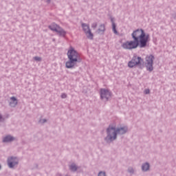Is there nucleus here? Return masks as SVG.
<instances>
[{"label": "nucleus", "mask_w": 176, "mask_h": 176, "mask_svg": "<svg viewBox=\"0 0 176 176\" xmlns=\"http://www.w3.org/2000/svg\"><path fill=\"white\" fill-rule=\"evenodd\" d=\"M69 60L66 62V68H74L76 65V63L80 60V55L74 47H70L67 53Z\"/></svg>", "instance_id": "obj_1"}, {"label": "nucleus", "mask_w": 176, "mask_h": 176, "mask_svg": "<svg viewBox=\"0 0 176 176\" xmlns=\"http://www.w3.org/2000/svg\"><path fill=\"white\" fill-rule=\"evenodd\" d=\"M132 36L138 43H140V47H145L146 43L149 42V34H146L142 29H138L133 32Z\"/></svg>", "instance_id": "obj_2"}, {"label": "nucleus", "mask_w": 176, "mask_h": 176, "mask_svg": "<svg viewBox=\"0 0 176 176\" xmlns=\"http://www.w3.org/2000/svg\"><path fill=\"white\" fill-rule=\"evenodd\" d=\"M126 131L127 128L126 126L116 129L115 125H110L107 129V138L109 141H113L116 140V135H118V134H124Z\"/></svg>", "instance_id": "obj_3"}, {"label": "nucleus", "mask_w": 176, "mask_h": 176, "mask_svg": "<svg viewBox=\"0 0 176 176\" xmlns=\"http://www.w3.org/2000/svg\"><path fill=\"white\" fill-rule=\"evenodd\" d=\"M49 28H50V30H51V31L57 32V34H58V35H60V36H64L67 34V32H65V31H64V30L61 29V28H60V26H58L56 23H53L52 25H50Z\"/></svg>", "instance_id": "obj_4"}, {"label": "nucleus", "mask_w": 176, "mask_h": 176, "mask_svg": "<svg viewBox=\"0 0 176 176\" xmlns=\"http://www.w3.org/2000/svg\"><path fill=\"white\" fill-rule=\"evenodd\" d=\"M123 49H126L128 50H131L133 49H137L138 47V43L137 41H126L122 45Z\"/></svg>", "instance_id": "obj_5"}, {"label": "nucleus", "mask_w": 176, "mask_h": 176, "mask_svg": "<svg viewBox=\"0 0 176 176\" xmlns=\"http://www.w3.org/2000/svg\"><path fill=\"white\" fill-rule=\"evenodd\" d=\"M142 63V58L138 56H133L132 60L128 63V67L129 68H134L138 64H141Z\"/></svg>", "instance_id": "obj_6"}, {"label": "nucleus", "mask_w": 176, "mask_h": 176, "mask_svg": "<svg viewBox=\"0 0 176 176\" xmlns=\"http://www.w3.org/2000/svg\"><path fill=\"white\" fill-rule=\"evenodd\" d=\"M82 28L88 39H93L94 35L90 30V27L89 26V25L87 23H82Z\"/></svg>", "instance_id": "obj_7"}, {"label": "nucleus", "mask_w": 176, "mask_h": 176, "mask_svg": "<svg viewBox=\"0 0 176 176\" xmlns=\"http://www.w3.org/2000/svg\"><path fill=\"white\" fill-rule=\"evenodd\" d=\"M153 56L149 55L146 57V61L147 63L146 68L148 71H153Z\"/></svg>", "instance_id": "obj_8"}, {"label": "nucleus", "mask_w": 176, "mask_h": 176, "mask_svg": "<svg viewBox=\"0 0 176 176\" xmlns=\"http://www.w3.org/2000/svg\"><path fill=\"white\" fill-rule=\"evenodd\" d=\"M100 97L102 100L105 98L107 100L111 97V92L108 89H100Z\"/></svg>", "instance_id": "obj_9"}, {"label": "nucleus", "mask_w": 176, "mask_h": 176, "mask_svg": "<svg viewBox=\"0 0 176 176\" xmlns=\"http://www.w3.org/2000/svg\"><path fill=\"white\" fill-rule=\"evenodd\" d=\"M19 163V160L16 157L8 158V164L10 168H13L14 166H16Z\"/></svg>", "instance_id": "obj_10"}, {"label": "nucleus", "mask_w": 176, "mask_h": 176, "mask_svg": "<svg viewBox=\"0 0 176 176\" xmlns=\"http://www.w3.org/2000/svg\"><path fill=\"white\" fill-rule=\"evenodd\" d=\"M96 30L98 34H102L105 31V26L103 24H100L96 27Z\"/></svg>", "instance_id": "obj_11"}, {"label": "nucleus", "mask_w": 176, "mask_h": 176, "mask_svg": "<svg viewBox=\"0 0 176 176\" xmlns=\"http://www.w3.org/2000/svg\"><path fill=\"white\" fill-rule=\"evenodd\" d=\"M14 140V138L10 136V135L6 136L3 140V142H10Z\"/></svg>", "instance_id": "obj_12"}, {"label": "nucleus", "mask_w": 176, "mask_h": 176, "mask_svg": "<svg viewBox=\"0 0 176 176\" xmlns=\"http://www.w3.org/2000/svg\"><path fill=\"white\" fill-rule=\"evenodd\" d=\"M10 100H11V102H10V104L12 107H16V105L17 104V99H16V98H14V97H12L10 98Z\"/></svg>", "instance_id": "obj_13"}, {"label": "nucleus", "mask_w": 176, "mask_h": 176, "mask_svg": "<svg viewBox=\"0 0 176 176\" xmlns=\"http://www.w3.org/2000/svg\"><path fill=\"white\" fill-rule=\"evenodd\" d=\"M142 168L143 171H148L149 170V164L146 163L143 164Z\"/></svg>", "instance_id": "obj_14"}, {"label": "nucleus", "mask_w": 176, "mask_h": 176, "mask_svg": "<svg viewBox=\"0 0 176 176\" xmlns=\"http://www.w3.org/2000/svg\"><path fill=\"white\" fill-rule=\"evenodd\" d=\"M70 170L72 171H76V170H78V166H76V165H75V164H72L70 166Z\"/></svg>", "instance_id": "obj_15"}, {"label": "nucleus", "mask_w": 176, "mask_h": 176, "mask_svg": "<svg viewBox=\"0 0 176 176\" xmlns=\"http://www.w3.org/2000/svg\"><path fill=\"white\" fill-rule=\"evenodd\" d=\"M112 27L114 34H118V31H116V25H115V23H113Z\"/></svg>", "instance_id": "obj_16"}, {"label": "nucleus", "mask_w": 176, "mask_h": 176, "mask_svg": "<svg viewBox=\"0 0 176 176\" xmlns=\"http://www.w3.org/2000/svg\"><path fill=\"white\" fill-rule=\"evenodd\" d=\"M34 60H35V61H41L42 59L39 56H35Z\"/></svg>", "instance_id": "obj_17"}, {"label": "nucleus", "mask_w": 176, "mask_h": 176, "mask_svg": "<svg viewBox=\"0 0 176 176\" xmlns=\"http://www.w3.org/2000/svg\"><path fill=\"white\" fill-rule=\"evenodd\" d=\"M98 176H105V173L100 172V173H99Z\"/></svg>", "instance_id": "obj_18"}, {"label": "nucleus", "mask_w": 176, "mask_h": 176, "mask_svg": "<svg viewBox=\"0 0 176 176\" xmlns=\"http://www.w3.org/2000/svg\"><path fill=\"white\" fill-rule=\"evenodd\" d=\"M149 93H150L149 89H146V90L144 91V94H149Z\"/></svg>", "instance_id": "obj_19"}, {"label": "nucleus", "mask_w": 176, "mask_h": 176, "mask_svg": "<svg viewBox=\"0 0 176 176\" xmlns=\"http://www.w3.org/2000/svg\"><path fill=\"white\" fill-rule=\"evenodd\" d=\"M61 97H62L63 98H67V94H63L61 95Z\"/></svg>", "instance_id": "obj_20"}, {"label": "nucleus", "mask_w": 176, "mask_h": 176, "mask_svg": "<svg viewBox=\"0 0 176 176\" xmlns=\"http://www.w3.org/2000/svg\"><path fill=\"white\" fill-rule=\"evenodd\" d=\"M2 116L0 115V122H2Z\"/></svg>", "instance_id": "obj_21"}, {"label": "nucleus", "mask_w": 176, "mask_h": 176, "mask_svg": "<svg viewBox=\"0 0 176 176\" xmlns=\"http://www.w3.org/2000/svg\"><path fill=\"white\" fill-rule=\"evenodd\" d=\"M45 122H46V120H43V123H45Z\"/></svg>", "instance_id": "obj_22"}, {"label": "nucleus", "mask_w": 176, "mask_h": 176, "mask_svg": "<svg viewBox=\"0 0 176 176\" xmlns=\"http://www.w3.org/2000/svg\"><path fill=\"white\" fill-rule=\"evenodd\" d=\"M41 122H42V120H40Z\"/></svg>", "instance_id": "obj_23"}]
</instances>
